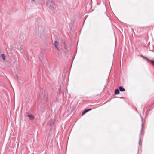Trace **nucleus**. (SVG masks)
<instances>
[{"label":"nucleus","instance_id":"1a4fd4ad","mask_svg":"<svg viewBox=\"0 0 154 154\" xmlns=\"http://www.w3.org/2000/svg\"><path fill=\"white\" fill-rule=\"evenodd\" d=\"M148 62H150L152 65L154 67V60H150L149 59Z\"/></svg>","mask_w":154,"mask_h":154},{"label":"nucleus","instance_id":"423d86ee","mask_svg":"<svg viewBox=\"0 0 154 154\" xmlns=\"http://www.w3.org/2000/svg\"><path fill=\"white\" fill-rule=\"evenodd\" d=\"M1 57L2 58V59L3 60H5L6 59V56L5 55L3 54H1Z\"/></svg>","mask_w":154,"mask_h":154},{"label":"nucleus","instance_id":"7ed1b4c3","mask_svg":"<svg viewBox=\"0 0 154 154\" xmlns=\"http://www.w3.org/2000/svg\"><path fill=\"white\" fill-rule=\"evenodd\" d=\"M47 95V94L46 93V92H45V91L44 92H42V98L43 100H44L47 101V100L48 99Z\"/></svg>","mask_w":154,"mask_h":154},{"label":"nucleus","instance_id":"aec40b11","mask_svg":"<svg viewBox=\"0 0 154 154\" xmlns=\"http://www.w3.org/2000/svg\"><path fill=\"white\" fill-rule=\"evenodd\" d=\"M32 1H34V0H31Z\"/></svg>","mask_w":154,"mask_h":154},{"label":"nucleus","instance_id":"ddd939ff","mask_svg":"<svg viewBox=\"0 0 154 154\" xmlns=\"http://www.w3.org/2000/svg\"><path fill=\"white\" fill-rule=\"evenodd\" d=\"M87 113V112L85 110L82 112V115L83 116L85 114Z\"/></svg>","mask_w":154,"mask_h":154},{"label":"nucleus","instance_id":"f03ea898","mask_svg":"<svg viewBox=\"0 0 154 154\" xmlns=\"http://www.w3.org/2000/svg\"><path fill=\"white\" fill-rule=\"evenodd\" d=\"M143 122L142 125H141V128L140 132V134L139 135V144L140 145L141 143V135L142 134L143 131Z\"/></svg>","mask_w":154,"mask_h":154},{"label":"nucleus","instance_id":"f257e3e1","mask_svg":"<svg viewBox=\"0 0 154 154\" xmlns=\"http://www.w3.org/2000/svg\"><path fill=\"white\" fill-rule=\"evenodd\" d=\"M47 5L49 6L50 9L52 11L54 10L56 7V5L51 0L47 1Z\"/></svg>","mask_w":154,"mask_h":154},{"label":"nucleus","instance_id":"20e7f679","mask_svg":"<svg viewBox=\"0 0 154 154\" xmlns=\"http://www.w3.org/2000/svg\"><path fill=\"white\" fill-rule=\"evenodd\" d=\"M27 116L31 120H34L35 118L33 115L30 114L29 113H27Z\"/></svg>","mask_w":154,"mask_h":154},{"label":"nucleus","instance_id":"4468645a","mask_svg":"<svg viewBox=\"0 0 154 154\" xmlns=\"http://www.w3.org/2000/svg\"><path fill=\"white\" fill-rule=\"evenodd\" d=\"M87 113V112L85 110L82 112V115L83 116L85 114Z\"/></svg>","mask_w":154,"mask_h":154},{"label":"nucleus","instance_id":"a211bd4d","mask_svg":"<svg viewBox=\"0 0 154 154\" xmlns=\"http://www.w3.org/2000/svg\"><path fill=\"white\" fill-rule=\"evenodd\" d=\"M56 48L58 50H59V49L58 48V46H57V48Z\"/></svg>","mask_w":154,"mask_h":154},{"label":"nucleus","instance_id":"0eeeda50","mask_svg":"<svg viewBox=\"0 0 154 154\" xmlns=\"http://www.w3.org/2000/svg\"><path fill=\"white\" fill-rule=\"evenodd\" d=\"M119 90L118 89H116L115 91V93L116 95L119 94Z\"/></svg>","mask_w":154,"mask_h":154},{"label":"nucleus","instance_id":"f8f14e48","mask_svg":"<svg viewBox=\"0 0 154 154\" xmlns=\"http://www.w3.org/2000/svg\"><path fill=\"white\" fill-rule=\"evenodd\" d=\"M64 48L66 50H68V47H67V45L66 44V45H64Z\"/></svg>","mask_w":154,"mask_h":154},{"label":"nucleus","instance_id":"9b49d317","mask_svg":"<svg viewBox=\"0 0 154 154\" xmlns=\"http://www.w3.org/2000/svg\"><path fill=\"white\" fill-rule=\"evenodd\" d=\"M92 109L91 108L90 109H85V110L87 112H88V111L91 110Z\"/></svg>","mask_w":154,"mask_h":154},{"label":"nucleus","instance_id":"39448f33","mask_svg":"<svg viewBox=\"0 0 154 154\" xmlns=\"http://www.w3.org/2000/svg\"><path fill=\"white\" fill-rule=\"evenodd\" d=\"M119 88V91H120L121 92L125 91V89L122 86H120Z\"/></svg>","mask_w":154,"mask_h":154},{"label":"nucleus","instance_id":"f3484780","mask_svg":"<svg viewBox=\"0 0 154 154\" xmlns=\"http://www.w3.org/2000/svg\"><path fill=\"white\" fill-rule=\"evenodd\" d=\"M43 59V57H39V59L40 60H42Z\"/></svg>","mask_w":154,"mask_h":154},{"label":"nucleus","instance_id":"2eb2a0df","mask_svg":"<svg viewBox=\"0 0 154 154\" xmlns=\"http://www.w3.org/2000/svg\"><path fill=\"white\" fill-rule=\"evenodd\" d=\"M87 113V112L85 110L82 112V115L83 116L85 114Z\"/></svg>","mask_w":154,"mask_h":154},{"label":"nucleus","instance_id":"6ab92c4d","mask_svg":"<svg viewBox=\"0 0 154 154\" xmlns=\"http://www.w3.org/2000/svg\"><path fill=\"white\" fill-rule=\"evenodd\" d=\"M63 43H64V45H66V43H65V41H64V42H63Z\"/></svg>","mask_w":154,"mask_h":154},{"label":"nucleus","instance_id":"dca6fc26","mask_svg":"<svg viewBox=\"0 0 154 154\" xmlns=\"http://www.w3.org/2000/svg\"><path fill=\"white\" fill-rule=\"evenodd\" d=\"M15 79L16 80H17V79H18V77L17 75H16V76H15Z\"/></svg>","mask_w":154,"mask_h":154},{"label":"nucleus","instance_id":"6e6552de","mask_svg":"<svg viewBox=\"0 0 154 154\" xmlns=\"http://www.w3.org/2000/svg\"><path fill=\"white\" fill-rule=\"evenodd\" d=\"M141 57H142L144 59H145L148 62L149 60V59L147 57L143 56L142 55L140 56Z\"/></svg>","mask_w":154,"mask_h":154},{"label":"nucleus","instance_id":"9d476101","mask_svg":"<svg viewBox=\"0 0 154 154\" xmlns=\"http://www.w3.org/2000/svg\"><path fill=\"white\" fill-rule=\"evenodd\" d=\"M54 46L55 48H57V46L58 44V42L57 41H55L54 42Z\"/></svg>","mask_w":154,"mask_h":154}]
</instances>
